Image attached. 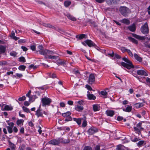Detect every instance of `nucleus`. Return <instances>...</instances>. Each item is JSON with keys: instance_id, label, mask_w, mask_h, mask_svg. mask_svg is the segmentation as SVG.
I'll return each instance as SVG.
<instances>
[{"instance_id": "obj_1", "label": "nucleus", "mask_w": 150, "mask_h": 150, "mask_svg": "<svg viewBox=\"0 0 150 150\" xmlns=\"http://www.w3.org/2000/svg\"><path fill=\"white\" fill-rule=\"evenodd\" d=\"M38 48L39 50L37 52H39L40 54L43 55L45 56L48 54H53L55 53L52 51L48 50L47 49H44L43 46L42 45L38 46Z\"/></svg>"}, {"instance_id": "obj_2", "label": "nucleus", "mask_w": 150, "mask_h": 150, "mask_svg": "<svg viewBox=\"0 0 150 150\" xmlns=\"http://www.w3.org/2000/svg\"><path fill=\"white\" fill-rule=\"evenodd\" d=\"M122 60L127 63H125L124 62H121V65L123 67L128 69H130L134 67V66L132 64V62L127 58L125 57L124 58L122 59Z\"/></svg>"}, {"instance_id": "obj_3", "label": "nucleus", "mask_w": 150, "mask_h": 150, "mask_svg": "<svg viewBox=\"0 0 150 150\" xmlns=\"http://www.w3.org/2000/svg\"><path fill=\"white\" fill-rule=\"evenodd\" d=\"M120 11L121 14L125 17H127L128 15L130 12V10L126 7H122L120 9Z\"/></svg>"}, {"instance_id": "obj_4", "label": "nucleus", "mask_w": 150, "mask_h": 150, "mask_svg": "<svg viewBox=\"0 0 150 150\" xmlns=\"http://www.w3.org/2000/svg\"><path fill=\"white\" fill-rule=\"evenodd\" d=\"M51 101V99L46 97H45L41 99V102L42 103V105L43 106H46V105H50Z\"/></svg>"}, {"instance_id": "obj_5", "label": "nucleus", "mask_w": 150, "mask_h": 150, "mask_svg": "<svg viewBox=\"0 0 150 150\" xmlns=\"http://www.w3.org/2000/svg\"><path fill=\"white\" fill-rule=\"evenodd\" d=\"M132 35L133 37L138 40H143L146 39L149 41L150 40V38L148 35H146L144 36H141L139 35L133 33L132 34Z\"/></svg>"}, {"instance_id": "obj_6", "label": "nucleus", "mask_w": 150, "mask_h": 150, "mask_svg": "<svg viewBox=\"0 0 150 150\" xmlns=\"http://www.w3.org/2000/svg\"><path fill=\"white\" fill-rule=\"evenodd\" d=\"M141 31L144 34H147L149 32V28L146 23H145L141 28Z\"/></svg>"}, {"instance_id": "obj_7", "label": "nucleus", "mask_w": 150, "mask_h": 150, "mask_svg": "<svg viewBox=\"0 0 150 150\" xmlns=\"http://www.w3.org/2000/svg\"><path fill=\"white\" fill-rule=\"evenodd\" d=\"M95 80L94 74H91L88 77V83L90 84H92L94 83Z\"/></svg>"}, {"instance_id": "obj_8", "label": "nucleus", "mask_w": 150, "mask_h": 150, "mask_svg": "<svg viewBox=\"0 0 150 150\" xmlns=\"http://www.w3.org/2000/svg\"><path fill=\"white\" fill-rule=\"evenodd\" d=\"M97 131V128L95 127H91L88 130V132L90 135L93 134Z\"/></svg>"}, {"instance_id": "obj_9", "label": "nucleus", "mask_w": 150, "mask_h": 150, "mask_svg": "<svg viewBox=\"0 0 150 150\" xmlns=\"http://www.w3.org/2000/svg\"><path fill=\"white\" fill-rule=\"evenodd\" d=\"M48 143L50 144L54 145H57L59 144V142L58 140L54 139L49 141Z\"/></svg>"}, {"instance_id": "obj_10", "label": "nucleus", "mask_w": 150, "mask_h": 150, "mask_svg": "<svg viewBox=\"0 0 150 150\" xmlns=\"http://www.w3.org/2000/svg\"><path fill=\"white\" fill-rule=\"evenodd\" d=\"M137 74L139 75H144L145 76H147L148 75L146 71L140 69L137 70Z\"/></svg>"}, {"instance_id": "obj_11", "label": "nucleus", "mask_w": 150, "mask_h": 150, "mask_svg": "<svg viewBox=\"0 0 150 150\" xmlns=\"http://www.w3.org/2000/svg\"><path fill=\"white\" fill-rule=\"evenodd\" d=\"M84 42L89 47L94 46L95 45V44L91 40H87L84 41Z\"/></svg>"}, {"instance_id": "obj_12", "label": "nucleus", "mask_w": 150, "mask_h": 150, "mask_svg": "<svg viewBox=\"0 0 150 150\" xmlns=\"http://www.w3.org/2000/svg\"><path fill=\"white\" fill-rule=\"evenodd\" d=\"M52 54H48L45 56V59L48 58L49 59H58V56H52Z\"/></svg>"}, {"instance_id": "obj_13", "label": "nucleus", "mask_w": 150, "mask_h": 150, "mask_svg": "<svg viewBox=\"0 0 150 150\" xmlns=\"http://www.w3.org/2000/svg\"><path fill=\"white\" fill-rule=\"evenodd\" d=\"M128 28L130 31L132 32H134L136 29V26L135 24H133L132 25L128 27Z\"/></svg>"}, {"instance_id": "obj_14", "label": "nucleus", "mask_w": 150, "mask_h": 150, "mask_svg": "<svg viewBox=\"0 0 150 150\" xmlns=\"http://www.w3.org/2000/svg\"><path fill=\"white\" fill-rule=\"evenodd\" d=\"M87 96L88 98V99L90 100H94L96 99V97L95 96H94L93 94H90L89 91L88 92Z\"/></svg>"}, {"instance_id": "obj_15", "label": "nucleus", "mask_w": 150, "mask_h": 150, "mask_svg": "<svg viewBox=\"0 0 150 150\" xmlns=\"http://www.w3.org/2000/svg\"><path fill=\"white\" fill-rule=\"evenodd\" d=\"M40 106L39 108L37 110L35 113V115L37 116L38 117L40 116L43 117V114L42 112L41 111V110L40 108Z\"/></svg>"}, {"instance_id": "obj_16", "label": "nucleus", "mask_w": 150, "mask_h": 150, "mask_svg": "<svg viewBox=\"0 0 150 150\" xmlns=\"http://www.w3.org/2000/svg\"><path fill=\"white\" fill-rule=\"evenodd\" d=\"M13 109L12 107L10 105H6L4 107V109H3V111L4 110H11Z\"/></svg>"}, {"instance_id": "obj_17", "label": "nucleus", "mask_w": 150, "mask_h": 150, "mask_svg": "<svg viewBox=\"0 0 150 150\" xmlns=\"http://www.w3.org/2000/svg\"><path fill=\"white\" fill-rule=\"evenodd\" d=\"M100 106L97 104H95L93 105V109L94 111H99L100 110Z\"/></svg>"}, {"instance_id": "obj_18", "label": "nucleus", "mask_w": 150, "mask_h": 150, "mask_svg": "<svg viewBox=\"0 0 150 150\" xmlns=\"http://www.w3.org/2000/svg\"><path fill=\"white\" fill-rule=\"evenodd\" d=\"M66 16L71 21H75L76 20L74 17L71 15L70 14H67Z\"/></svg>"}, {"instance_id": "obj_19", "label": "nucleus", "mask_w": 150, "mask_h": 150, "mask_svg": "<svg viewBox=\"0 0 150 150\" xmlns=\"http://www.w3.org/2000/svg\"><path fill=\"white\" fill-rule=\"evenodd\" d=\"M119 0H106V1L108 5H111L112 4H114L118 2Z\"/></svg>"}, {"instance_id": "obj_20", "label": "nucleus", "mask_w": 150, "mask_h": 150, "mask_svg": "<svg viewBox=\"0 0 150 150\" xmlns=\"http://www.w3.org/2000/svg\"><path fill=\"white\" fill-rule=\"evenodd\" d=\"M107 115L110 116H112L114 114V111L112 110H107L106 111Z\"/></svg>"}, {"instance_id": "obj_21", "label": "nucleus", "mask_w": 150, "mask_h": 150, "mask_svg": "<svg viewBox=\"0 0 150 150\" xmlns=\"http://www.w3.org/2000/svg\"><path fill=\"white\" fill-rule=\"evenodd\" d=\"M59 142L63 143H68L70 142V140L69 139H64L63 138H61L59 140Z\"/></svg>"}, {"instance_id": "obj_22", "label": "nucleus", "mask_w": 150, "mask_h": 150, "mask_svg": "<svg viewBox=\"0 0 150 150\" xmlns=\"http://www.w3.org/2000/svg\"><path fill=\"white\" fill-rule=\"evenodd\" d=\"M125 147L122 144H119L117 146L116 149V150H124Z\"/></svg>"}, {"instance_id": "obj_23", "label": "nucleus", "mask_w": 150, "mask_h": 150, "mask_svg": "<svg viewBox=\"0 0 150 150\" xmlns=\"http://www.w3.org/2000/svg\"><path fill=\"white\" fill-rule=\"evenodd\" d=\"M76 110L79 111H81L83 109V108L81 105H77L75 108Z\"/></svg>"}, {"instance_id": "obj_24", "label": "nucleus", "mask_w": 150, "mask_h": 150, "mask_svg": "<svg viewBox=\"0 0 150 150\" xmlns=\"http://www.w3.org/2000/svg\"><path fill=\"white\" fill-rule=\"evenodd\" d=\"M100 94L103 96V98H106L108 97V93L105 91H101L100 92Z\"/></svg>"}, {"instance_id": "obj_25", "label": "nucleus", "mask_w": 150, "mask_h": 150, "mask_svg": "<svg viewBox=\"0 0 150 150\" xmlns=\"http://www.w3.org/2000/svg\"><path fill=\"white\" fill-rule=\"evenodd\" d=\"M15 33L14 32L12 31L11 32V37L15 40H17L19 38L18 37H16L15 36Z\"/></svg>"}, {"instance_id": "obj_26", "label": "nucleus", "mask_w": 150, "mask_h": 150, "mask_svg": "<svg viewBox=\"0 0 150 150\" xmlns=\"http://www.w3.org/2000/svg\"><path fill=\"white\" fill-rule=\"evenodd\" d=\"M135 59L137 61L141 62L142 61V58L139 57L137 54H134Z\"/></svg>"}, {"instance_id": "obj_27", "label": "nucleus", "mask_w": 150, "mask_h": 150, "mask_svg": "<svg viewBox=\"0 0 150 150\" xmlns=\"http://www.w3.org/2000/svg\"><path fill=\"white\" fill-rule=\"evenodd\" d=\"M5 47L2 45H0V54L1 53H4L5 51Z\"/></svg>"}, {"instance_id": "obj_28", "label": "nucleus", "mask_w": 150, "mask_h": 150, "mask_svg": "<svg viewBox=\"0 0 150 150\" xmlns=\"http://www.w3.org/2000/svg\"><path fill=\"white\" fill-rule=\"evenodd\" d=\"M128 39L131 41L133 42L135 44H138V41L137 40H135V39L131 37H128Z\"/></svg>"}, {"instance_id": "obj_29", "label": "nucleus", "mask_w": 150, "mask_h": 150, "mask_svg": "<svg viewBox=\"0 0 150 150\" xmlns=\"http://www.w3.org/2000/svg\"><path fill=\"white\" fill-rule=\"evenodd\" d=\"M121 22L123 23L129 25L130 23V21L128 19L124 18L121 20Z\"/></svg>"}, {"instance_id": "obj_30", "label": "nucleus", "mask_w": 150, "mask_h": 150, "mask_svg": "<svg viewBox=\"0 0 150 150\" xmlns=\"http://www.w3.org/2000/svg\"><path fill=\"white\" fill-rule=\"evenodd\" d=\"M73 119L74 120L76 121L79 125H80L81 124V118H79L76 119L75 118H73Z\"/></svg>"}, {"instance_id": "obj_31", "label": "nucleus", "mask_w": 150, "mask_h": 150, "mask_svg": "<svg viewBox=\"0 0 150 150\" xmlns=\"http://www.w3.org/2000/svg\"><path fill=\"white\" fill-rule=\"evenodd\" d=\"M85 35L84 34H81L80 35H76V38L79 39V40H80L84 38Z\"/></svg>"}, {"instance_id": "obj_32", "label": "nucleus", "mask_w": 150, "mask_h": 150, "mask_svg": "<svg viewBox=\"0 0 150 150\" xmlns=\"http://www.w3.org/2000/svg\"><path fill=\"white\" fill-rule=\"evenodd\" d=\"M71 114V113L69 112H66L62 113V115L64 117H67L70 116Z\"/></svg>"}, {"instance_id": "obj_33", "label": "nucleus", "mask_w": 150, "mask_h": 150, "mask_svg": "<svg viewBox=\"0 0 150 150\" xmlns=\"http://www.w3.org/2000/svg\"><path fill=\"white\" fill-rule=\"evenodd\" d=\"M132 107L131 106H128L125 109H123V110L124 111L127 112H130L132 110Z\"/></svg>"}, {"instance_id": "obj_34", "label": "nucleus", "mask_w": 150, "mask_h": 150, "mask_svg": "<svg viewBox=\"0 0 150 150\" xmlns=\"http://www.w3.org/2000/svg\"><path fill=\"white\" fill-rule=\"evenodd\" d=\"M135 106L137 108H139L144 106V104L142 103H137L135 104Z\"/></svg>"}, {"instance_id": "obj_35", "label": "nucleus", "mask_w": 150, "mask_h": 150, "mask_svg": "<svg viewBox=\"0 0 150 150\" xmlns=\"http://www.w3.org/2000/svg\"><path fill=\"white\" fill-rule=\"evenodd\" d=\"M134 131L136 132L137 133L139 134V135L141 134V130L140 129H139L137 127H134Z\"/></svg>"}, {"instance_id": "obj_36", "label": "nucleus", "mask_w": 150, "mask_h": 150, "mask_svg": "<svg viewBox=\"0 0 150 150\" xmlns=\"http://www.w3.org/2000/svg\"><path fill=\"white\" fill-rule=\"evenodd\" d=\"M144 141L143 140L140 141H139L137 143V146L139 147L142 146L143 144Z\"/></svg>"}, {"instance_id": "obj_37", "label": "nucleus", "mask_w": 150, "mask_h": 150, "mask_svg": "<svg viewBox=\"0 0 150 150\" xmlns=\"http://www.w3.org/2000/svg\"><path fill=\"white\" fill-rule=\"evenodd\" d=\"M71 4V1H65L64 3V6L66 7H68Z\"/></svg>"}, {"instance_id": "obj_38", "label": "nucleus", "mask_w": 150, "mask_h": 150, "mask_svg": "<svg viewBox=\"0 0 150 150\" xmlns=\"http://www.w3.org/2000/svg\"><path fill=\"white\" fill-rule=\"evenodd\" d=\"M142 122H139L138 124L137 125V127L140 129L141 130H143L144 128H142Z\"/></svg>"}, {"instance_id": "obj_39", "label": "nucleus", "mask_w": 150, "mask_h": 150, "mask_svg": "<svg viewBox=\"0 0 150 150\" xmlns=\"http://www.w3.org/2000/svg\"><path fill=\"white\" fill-rule=\"evenodd\" d=\"M23 110L26 112H30V111L29 109L26 107H25L23 106L22 107Z\"/></svg>"}, {"instance_id": "obj_40", "label": "nucleus", "mask_w": 150, "mask_h": 150, "mask_svg": "<svg viewBox=\"0 0 150 150\" xmlns=\"http://www.w3.org/2000/svg\"><path fill=\"white\" fill-rule=\"evenodd\" d=\"M25 68L26 67L23 65H20L18 67V69L19 70L23 71L24 70Z\"/></svg>"}, {"instance_id": "obj_41", "label": "nucleus", "mask_w": 150, "mask_h": 150, "mask_svg": "<svg viewBox=\"0 0 150 150\" xmlns=\"http://www.w3.org/2000/svg\"><path fill=\"white\" fill-rule=\"evenodd\" d=\"M7 129H8V131L9 133H11L13 132L12 127L10 126H7L6 127Z\"/></svg>"}, {"instance_id": "obj_42", "label": "nucleus", "mask_w": 150, "mask_h": 150, "mask_svg": "<svg viewBox=\"0 0 150 150\" xmlns=\"http://www.w3.org/2000/svg\"><path fill=\"white\" fill-rule=\"evenodd\" d=\"M19 61L21 62H26L25 58L23 57H21L19 58Z\"/></svg>"}, {"instance_id": "obj_43", "label": "nucleus", "mask_w": 150, "mask_h": 150, "mask_svg": "<svg viewBox=\"0 0 150 150\" xmlns=\"http://www.w3.org/2000/svg\"><path fill=\"white\" fill-rule=\"evenodd\" d=\"M10 55L11 56H13L14 57L16 56L17 53L15 52H12L10 53Z\"/></svg>"}, {"instance_id": "obj_44", "label": "nucleus", "mask_w": 150, "mask_h": 150, "mask_svg": "<svg viewBox=\"0 0 150 150\" xmlns=\"http://www.w3.org/2000/svg\"><path fill=\"white\" fill-rule=\"evenodd\" d=\"M23 122L24 121L23 120H18L17 121V124L18 125H19L23 123Z\"/></svg>"}, {"instance_id": "obj_45", "label": "nucleus", "mask_w": 150, "mask_h": 150, "mask_svg": "<svg viewBox=\"0 0 150 150\" xmlns=\"http://www.w3.org/2000/svg\"><path fill=\"white\" fill-rule=\"evenodd\" d=\"M57 64L59 65H62L65 64V62L64 61L61 60H57Z\"/></svg>"}, {"instance_id": "obj_46", "label": "nucleus", "mask_w": 150, "mask_h": 150, "mask_svg": "<svg viewBox=\"0 0 150 150\" xmlns=\"http://www.w3.org/2000/svg\"><path fill=\"white\" fill-rule=\"evenodd\" d=\"M8 142L11 148L14 149L15 146V145L11 142L10 141H9Z\"/></svg>"}, {"instance_id": "obj_47", "label": "nucleus", "mask_w": 150, "mask_h": 150, "mask_svg": "<svg viewBox=\"0 0 150 150\" xmlns=\"http://www.w3.org/2000/svg\"><path fill=\"white\" fill-rule=\"evenodd\" d=\"M120 50L123 52H124L125 51H127L128 49L126 48L125 47H122L120 48Z\"/></svg>"}, {"instance_id": "obj_48", "label": "nucleus", "mask_w": 150, "mask_h": 150, "mask_svg": "<svg viewBox=\"0 0 150 150\" xmlns=\"http://www.w3.org/2000/svg\"><path fill=\"white\" fill-rule=\"evenodd\" d=\"M83 150H92V149L91 147L86 146L84 147Z\"/></svg>"}, {"instance_id": "obj_49", "label": "nucleus", "mask_w": 150, "mask_h": 150, "mask_svg": "<svg viewBox=\"0 0 150 150\" xmlns=\"http://www.w3.org/2000/svg\"><path fill=\"white\" fill-rule=\"evenodd\" d=\"M26 98L25 96H23L21 97H20L18 98V100L20 101H22L25 100Z\"/></svg>"}, {"instance_id": "obj_50", "label": "nucleus", "mask_w": 150, "mask_h": 150, "mask_svg": "<svg viewBox=\"0 0 150 150\" xmlns=\"http://www.w3.org/2000/svg\"><path fill=\"white\" fill-rule=\"evenodd\" d=\"M127 52L128 53L129 55L132 57H133V54L130 50L128 49Z\"/></svg>"}, {"instance_id": "obj_51", "label": "nucleus", "mask_w": 150, "mask_h": 150, "mask_svg": "<svg viewBox=\"0 0 150 150\" xmlns=\"http://www.w3.org/2000/svg\"><path fill=\"white\" fill-rule=\"evenodd\" d=\"M72 120V117H70V116H69V117H67V118H66L65 119V121H71Z\"/></svg>"}, {"instance_id": "obj_52", "label": "nucleus", "mask_w": 150, "mask_h": 150, "mask_svg": "<svg viewBox=\"0 0 150 150\" xmlns=\"http://www.w3.org/2000/svg\"><path fill=\"white\" fill-rule=\"evenodd\" d=\"M37 67V66H34L33 64H31L29 67V69L33 68V69H35Z\"/></svg>"}, {"instance_id": "obj_53", "label": "nucleus", "mask_w": 150, "mask_h": 150, "mask_svg": "<svg viewBox=\"0 0 150 150\" xmlns=\"http://www.w3.org/2000/svg\"><path fill=\"white\" fill-rule=\"evenodd\" d=\"M47 27L56 30V28L55 27H54V26H53L52 25H50L49 24H48V26Z\"/></svg>"}, {"instance_id": "obj_54", "label": "nucleus", "mask_w": 150, "mask_h": 150, "mask_svg": "<svg viewBox=\"0 0 150 150\" xmlns=\"http://www.w3.org/2000/svg\"><path fill=\"white\" fill-rule=\"evenodd\" d=\"M78 105H83V102L82 100L81 101H79L77 102Z\"/></svg>"}, {"instance_id": "obj_55", "label": "nucleus", "mask_w": 150, "mask_h": 150, "mask_svg": "<svg viewBox=\"0 0 150 150\" xmlns=\"http://www.w3.org/2000/svg\"><path fill=\"white\" fill-rule=\"evenodd\" d=\"M86 125L87 121L85 120H84L82 123V126L83 127H85L86 126Z\"/></svg>"}, {"instance_id": "obj_56", "label": "nucleus", "mask_w": 150, "mask_h": 150, "mask_svg": "<svg viewBox=\"0 0 150 150\" xmlns=\"http://www.w3.org/2000/svg\"><path fill=\"white\" fill-rule=\"evenodd\" d=\"M73 72L74 74H80V72H79V71L78 70H73Z\"/></svg>"}, {"instance_id": "obj_57", "label": "nucleus", "mask_w": 150, "mask_h": 150, "mask_svg": "<svg viewBox=\"0 0 150 150\" xmlns=\"http://www.w3.org/2000/svg\"><path fill=\"white\" fill-rule=\"evenodd\" d=\"M122 141H123V143H127L128 142V141L127 139V138L126 137H125L124 139H122Z\"/></svg>"}, {"instance_id": "obj_58", "label": "nucleus", "mask_w": 150, "mask_h": 150, "mask_svg": "<svg viewBox=\"0 0 150 150\" xmlns=\"http://www.w3.org/2000/svg\"><path fill=\"white\" fill-rule=\"evenodd\" d=\"M58 31L59 32L62 34H64V33H65V32L64 31V30L61 28H58Z\"/></svg>"}, {"instance_id": "obj_59", "label": "nucleus", "mask_w": 150, "mask_h": 150, "mask_svg": "<svg viewBox=\"0 0 150 150\" xmlns=\"http://www.w3.org/2000/svg\"><path fill=\"white\" fill-rule=\"evenodd\" d=\"M86 86L87 89L91 91L92 90V88L89 85L87 84Z\"/></svg>"}, {"instance_id": "obj_60", "label": "nucleus", "mask_w": 150, "mask_h": 150, "mask_svg": "<svg viewBox=\"0 0 150 150\" xmlns=\"http://www.w3.org/2000/svg\"><path fill=\"white\" fill-rule=\"evenodd\" d=\"M91 24L94 27L96 28L97 27V25L95 22H92L91 23Z\"/></svg>"}, {"instance_id": "obj_61", "label": "nucleus", "mask_w": 150, "mask_h": 150, "mask_svg": "<svg viewBox=\"0 0 150 150\" xmlns=\"http://www.w3.org/2000/svg\"><path fill=\"white\" fill-rule=\"evenodd\" d=\"M25 42V41L24 40L21 39L19 40L18 41V42L19 44H21L23 43H24Z\"/></svg>"}, {"instance_id": "obj_62", "label": "nucleus", "mask_w": 150, "mask_h": 150, "mask_svg": "<svg viewBox=\"0 0 150 150\" xmlns=\"http://www.w3.org/2000/svg\"><path fill=\"white\" fill-rule=\"evenodd\" d=\"M139 139L138 138H137V137L134 138V139H132V141L134 142H136L138 141Z\"/></svg>"}, {"instance_id": "obj_63", "label": "nucleus", "mask_w": 150, "mask_h": 150, "mask_svg": "<svg viewBox=\"0 0 150 150\" xmlns=\"http://www.w3.org/2000/svg\"><path fill=\"white\" fill-rule=\"evenodd\" d=\"M49 76L50 77H52L53 78H54L56 77V74H53L51 75L50 74Z\"/></svg>"}, {"instance_id": "obj_64", "label": "nucleus", "mask_w": 150, "mask_h": 150, "mask_svg": "<svg viewBox=\"0 0 150 150\" xmlns=\"http://www.w3.org/2000/svg\"><path fill=\"white\" fill-rule=\"evenodd\" d=\"M21 48L24 51H26L28 50L27 48L25 46H22Z\"/></svg>"}]
</instances>
